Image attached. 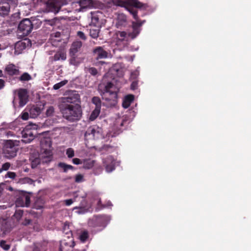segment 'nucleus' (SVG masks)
Instances as JSON below:
<instances>
[{"label":"nucleus","mask_w":251,"mask_h":251,"mask_svg":"<svg viewBox=\"0 0 251 251\" xmlns=\"http://www.w3.org/2000/svg\"><path fill=\"white\" fill-rule=\"evenodd\" d=\"M69 229V226L65 225L63 229V232L66 234H70L71 235H72L71 231Z\"/></svg>","instance_id":"nucleus-45"},{"label":"nucleus","mask_w":251,"mask_h":251,"mask_svg":"<svg viewBox=\"0 0 251 251\" xmlns=\"http://www.w3.org/2000/svg\"><path fill=\"white\" fill-rule=\"evenodd\" d=\"M138 87V81L137 80H134L131 84L130 88L132 90H135Z\"/></svg>","instance_id":"nucleus-47"},{"label":"nucleus","mask_w":251,"mask_h":251,"mask_svg":"<svg viewBox=\"0 0 251 251\" xmlns=\"http://www.w3.org/2000/svg\"><path fill=\"white\" fill-rule=\"evenodd\" d=\"M30 160L31 161V166L32 168H35L40 163V159L39 157H35L33 159H30Z\"/></svg>","instance_id":"nucleus-32"},{"label":"nucleus","mask_w":251,"mask_h":251,"mask_svg":"<svg viewBox=\"0 0 251 251\" xmlns=\"http://www.w3.org/2000/svg\"><path fill=\"white\" fill-rule=\"evenodd\" d=\"M60 35H61V34L59 32H56L55 33H52L51 34V38H50V40L51 43L53 46H57V44L56 42H60V41H61L60 39H55L53 38L54 37L60 38Z\"/></svg>","instance_id":"nucleus-24"},{"label":"nucleus","mask_w":251,"mask_h":251,"mask_svg":"<svg viewBox=\"0 0 251 251\" xmlns=\"http://www.w3.org/2000/svg\"><path fill=\"white\" fill-rule=\"evenodd\" d=\"M31 222V220L27 219H25V220L22 222V224L24 226H27L29 225Z\"/></svg>","instance_id":"nucleus-51"},{"label":"nucleus","mask_w":251,"mask_h":251,"mask_svg":"<svg viewBox=\"0 0 251 251\" xmlns=\"http://www.w3.org/2000/svg\"><path fill=\"white\" fill-rule=\"evenodd\" d=\"M15 99H16V98H14V100L13 101V102L14 104V102H15Z\"/></svg>","instance_id":"nucleus-60"},{"label":"nucleus","mask_w":251,"mask_h":251,"mask_svg":"<svg viewBox=\"0 0 251 251\" xmlns=\"http://www.w3.org/2000/svg\"><path fill=\"white\" fill-rule=\"evenodd\" d=\"M10 6L6 2H0V16L4 17L9 14Z\"/></svg>","instance_id":"nucleus-17"},{"label":"nucleus","mask_w":251,"mask_h":251,"mask_svg":"<svg viewBox=\"0 0 251 251\" xmlns=\"http://www.w3.org/2000/svg\"><path fill=\"white\" fill-rule=\"evenodd\" d=\"M54 112V108L52 106H50L48 107L46 111V115L47 116H52Z\"/></svg>","instance_id":"nucleus-40"},{"label":"nucleus","mask_w":251,"mask_h":251,"mask_svg":"<svg viewBox=\"0 0 251 251\" xmlns=\"http://www.w3.org/2000/svg\"><path fill=\"white\" fill-rule=\"evenodd\" d=\"M99 88L101 90L102 99L106 101V104L110 107L115 106L118 101V94L113 83L108 82L105 84H100Z\"/></svg>","instance_id":"nucleus-2"},{"label":"nucleus","mask_w":251,"mask_h":251,"mask_svg":"<svg viewBox=\"0 0 251 251\" xmlns=\"http://www.w3.org/2000/svg\"><path fill=\"white\" fill-rule=\"evenodd\" d=\"M99 35V30L97 29H90V36L93 38L96 39Z\"/></svg>","instance_id":"nucleus-33"},{"label":"nucleus","mask_w":251,"mask_h":251,"mask_svg":"<svg viewBox=\"0 0 251 251\" xmlns=\"http://www.w3.org/2000/svg\"><path fill=\"white\" fill-rule=\"evenodd\" d=\"M66 154L68 158H71L75 156V151L73 148H70L66 150Z\"/></svg>","instance_id":"nucleus-36"},{"label":"nucleus","mask_w":251,"mask_h":251,"mask_svg":"<svg viewBox=\"0 0 251 251\" xmlns=\"http://www.w3.org/2000/svg\"><path fill=\"white\" fill-rule=\"evenodd\" d=\"M83 176L81 174H78L75 176V182L80 183L83 181Z\"/></svg>","instance_id":"nucleus-44"},{"label":"nucleus","mask_w":251,"mask_h":251,"mask_svg":"<svg viewBox=\"0 0 251 251\" xmlns=\"http://www.w3.org/2000/svg\"><path fill=\"white\" fill-rule=\"evenodd\" d=\"M30 202V198L26 194L20 195L16 200L15 203L17 206L28 207Z\"/></svg>","instance_id":"nucleus-11"},{"label":"nucleus","mask_w":251,"mask_h":251,"mask_svg":"<svg viewBox=\"0 0 251 251\" xmlns=\"http://www.w3.org/2000/svg\"><path fill=\"white\" fill-rule=\"evenodd\" d=\"M24 211L23 210L18 209L16 210L14 214V217L17 220V221H19L23 215Z\"/></svg>","instance_id":"nucleus-31"},{"label":"nucleus","mask_w":251,"mask_h":251,"mask_svg":"<svg viewBox=\"0 0 251 251\" xmlns=\"http://www.w3.org/2000/svg\"><path fill=\"white\" fill-rule=\"evenodd\" d=\"M23 181L24 182H27L29 184H32L34 181L33 180L29 178V177H25L24 178Z\"/></svg>","instance_id":"nucleus-49"},{"label":"nucleus","mask_w":251,"mask_h":251,"mask_svg":"<svg viewBox=\"0 0 251 251\" xmlns=\"http://www.w3.org/2000/svg\"><path fill=\"white\" fill-rule=\"evenodd\" d=\"M5 85V81L2 79H0V90L3 89Z\"/></svg>","instance_id":"nucleus-50"},{"label":"nucleus","mask_w":251,"mask_h":251,"mask_svg":"<svg viewBox=\"0 0 251 251\" xmlns=\"http://www.w3.org/2000/svg\"><path fill=\"white\" fill-rule=\"evenodd\" d=\"M65 203L66 205L69 206L73 203V201L72 199H68L65 201Z\"/></svg>","instance_id":"nucleus-52"},{"label":"nucleus","mask_w":251,"mask_h":251,"mask_svg":"<svg viewBox=\"0 0 251 251\" xmlns=\"http://www.w3.org/2000/svg\"><path fill=\"white\" fill-rule=\"evenodd\" d=\"M22 142L25 143H28L34 139V135L31 130H25L23 133Z\"/></svg>","instance_id":"nucleus-20"},{"label":"nucleus","mask_w":251,"mask_h":251,"mask_svg":"<svg viewBox=\"0 0 251 251\" xmlns=\"http://www.w3.org/2000/svg\"><path fill=\"white\" fill-rule=\"evenodd\" d=\"M41 148H51V142L50 139L46 138L41 141Z\"/></svg>","instance_id":"nucleus-28"},{"label":"nucleus","mask_w":251,"mask_h":251,"mask_svg":"<svg viewBox=\"0 0 251 251\" xmlns=\"http://www.w3.org/2000/svg\"><path fill=\"white\" fill-rule=\"evenodd\" d=\"M32 78L31 76L27 73H23L19 77V80L21 81H29Z\"/></svg>","instance_id":"nucleus-30"},{"label":"nucleus","mask_w":251,"mask_h":251,"mask_svg":"<svg viewBox=\"0 0 251 251\" xmlns=\"http://www.w3.org/2000/svg\"><path fill=\"white\" fill-rule=\"evenodd\" d=\"M59 251H73L72 248L68 245H63L62 244L60 245Z\"/></svg>","instance_id":"nucleus-34"},{"label":"nucleus","mask_w":251,"mask_h":251,"mask_svg":"<svg viewBox=\"0 0 251 251\" xmlns=\"http://www.w3.org/2000/svg\"><path fill=\"white\" fill-rule=\"evenodd\" d=\"M92 102L95 105V108L101 109V101L99 97H94L92 99Z\"/></svg>","instance_id":"nucleus-27"},{"label":"nucleus","mask_w":251,"mask_h":251,"mask_svg":"<svg viewBox=\"0 0 251 251\" xmlns=\"http://www.w3.org/2000/svg\"><path fill=\"white\" fill-rule=\"evenodd\" d=\"M78 3L81 8H86L92 4V0H79Z\"/></svg>","instance_id":"nucleus-26"},{"label":"nucleus","mask_w":251,"mask_h":251,"mask_svg":"<svg viewBox=\"0 0 251 251\" xmlns=\"http://www.w3.org/2000/svg\"><path fill=\"white\" fill-rule=\"evenodd\" d=\"M100 134L99 128L98 126H93L89 127L85 133V137L92 136L93 139L98 138Z\"/></svg>","instance_id":"nucleus-14"},{"label":"nucleus","mask_w":251,"mask_h":251,"mask_svg":"<svg viewBox=\"0 0 251 251\" xmlns=\"http://www.w3.org/2000/svg\"><path fill=\"white\" fill-rule=\"evenodd\" d=\"M119 122H120L119 120H117L116 122L117 123H119Z\"/></svg>","instance_id":"nucleus-61"},{"label":"nucleus","mask_w":251,"mask_h":251,"mask_svg":"<svg viewBox=\"0 0 251 251\" xmlns=\"http://www.w3.org/2000/svg\"><path fill=\"white\" fill-rule=\"evenodd\" d=\"M146 7L145 4H143V6L141 7H135L133 5H127L126 6V9L132 15L133 18L136 20L135 22H132V31L129 32L127 34L125 31H119L117 33V38L119 40L127 41L128 38L133 39L136 38L140 32V27L145 22V21H141L137 15V8L139 9H145Z\"/></svg>","instance_id":"nucleus-1"},{"label":"nucleus","mask_w":251,"mask_h":251,"mask_svg":"<svg viewBox=\"0 0 251 251\" xmlns=\"http://www.w3.org/2000/svg\"><path fill=\"white\" fill-rule=\"evenodd\" d=\"M4 71L10 76L17 75L19 73V69L13 64L7 65L5 68Z\"/></svg>","instance_id":"nucleus-18"},{"label":"nucleus","mask_w":251,"mask_h":251,"mask_svg":"<svg viewBox=\"0 0 251 251\" xmlns=\"http://www.w3.org/2000/svg\"><path fill=\"white\" fill-rule=\"evenodd\" d=\"M82 47V42L79 41L74 42L70 49L69 54L70 56H76V54L78 52Z\"/></svg>","instance_id":"nucleus-15"},{"label":"nucleus","mask_w":251,"mask_h":251,"mask_svg":"<svg viewBox=\"0 0 251 251\" xmlns=\"http://www.w3.org/2000/svg\"><path fill=\"white\" fill-rule=\"evenodd\" d=\"M3 153L7 157H13L17 154L18 150V143L17 141L12 140H4L2 143Z\"/></svg>","instance_id":"nucleus-6"},{"label":"nucleus","mask_w":251,"mask_h":251,"mask_svg":"<svg viewBox=\"0 0 251 251\" xmlns=\"http://www.w3.org/2000/svg\"><path fill=\"white\" fill-rule=\"evenodd\" d=\"M60 88H61V87H60V84H59V83L55 84V85H54V86H53V88L54 90H58V89H59Z\"/></svg>","instance_id":"nucleus-54"},{"label":"nucleus","mask_w":251,"mask_h":251,"mask_svg":"<svg viewBox=\"0 0 251 251\" xmlns=\"http://www.w3.org/2000/svg\"><path fill=\"white\" fill-rule=\"evenodd\" d=\"M100 111V109L95 108L90 116L89 120L92 121L95 120L99 115Z\"/></svg>","instance_id":"nucleus-29"},{"label":"nucleus","mask_w":251,"mask_h":251,"mask_svg":"<svg viewBox=\"0 0 251 251\" xmlns=\"http://www.w3.org/2000/svg\"><path fill=\"white\" fill-rule=\"evenodd\" d=\"M18 99L19 100V105L23 107L28 101V92L26 89L21 88L16 91Z\"/></svg>","instance_id":"nucleus-9"},{"label":"nucleus","mask_w":251,"mask_h":251,"mask_svg":"<svg viewBox=\"0 0 251 251\" xmlns=\"http://www.w3.org/2000/svg\"><path fill=\"white\" fill-rule=\"evenodd\" d=\"M107 224V219L105 216L99 215L94 217L89 222V225L94 227L104 228Z\"/></svg>","instance_id":"nucleus-8"},{"label":"nucleus","mask_w":251,"mask_h":251,"mask_svg":"<svg viewBox=\"0 0 251 251\" xmlns=\"http://www.w3.org/2000/svg\"><path fill=\"white\" fill-rule=\"evenodd\" d=\"M124 122H125V120H123L121 121V122L120 123V126H123V125H124Z\"/></svg>","instance_id":"nucleus-59"},{"label":"nucleus","mask_w":251,"mask_h":251,"mask_svg":"<svg viewBox=\"0 0 251 251\" xmlns=\"http://www.w3.org/2000/svg\"><path fill=\"white\" fill-rule=\"evenodd\" d=\"M37 6L44 12L58 13L61 7L67 3L68 0H33Z\"/></svg>","instance_id":"nucleus-4"},{"label":"nucleus","mask_w":251,"mask_h":251,"mask_svg":"<svg viewBox=\"0 0 251 251\" xmlns=\"http://www.w3.org/2000/svg\"><path fill=\"white\" fill-rule=\"evenodd\" d=\"M88 72L93 76L96 75L98 73L97 69L94 67L89 68L88 70Z\"/></svg>","instance_id":"nucleus-41"},{"label":"nucleus","mask_w":251,"mask_h":251,"mask_svg":"<svg viewBox=\"0 0 251 251\" xmlns=\"http://www.w3.org/2000/svg\"><path fill=\"white\" fill-rule=\"evenodd\" d=\"M20 116L23 120H27L28 119L29 116H30L29 113H28V112L23 111Z\"/></svg>","instance_id":"nucleus-42"},{"label":"nucleus","mask_w":251,"mask_h":251,"mask_svg":"<svg viewBox=\"0 0 251 251\" xmlns=\"http://www.w3.org/2000/svg\"><path fill=\"white\" fill-rule=\"evenodd\" d=\"M72 162L74 164L79 165L82 163L81 160L77 158H75L73 159Z\"/></svg>","instance_id":"nucleus-48"},{"label":"nucleus","mask_w":251,"mask_h":251,"mask_svg":"<svg viewBox=\"0 0 251 251\" xmlns=\"http://www.w3.org/2000/svg\"><path fill=\"white\" fill-rule=\"evenodd\" d=\"M52 155V152L51 151V148H41L40 156L42 157L50 158L51 157Z\"/></svg>","instance_id":"nucleus-22"},{"label":"nucleus","mask_w":251,"mask_h":251,"mask_svg":"<svg viewBox=\"0 0 251 251\" xmlns=\"http://www.w3.org/2000/svg\"><path fill=\"white\" fill-rule=\"evenodd\" d=\"M58 167L62 169L64 173L67 172L69 170H73L74 168L73 166L67 164L64 162H59L58 164Z\"/></svg>","instance_id":"nucleus-23"},{"label":"nucleus","mask_w":251,"mask_h":251,"mask_svg":"<svg viewBox=\"0 0 251 251\" xmlns=\"http://www.w3.org/2000/svg\"><path fill=\"white\" fill-rule=\"evenodd\" d=\"M67 82H68L67 80H63V81L60 82L59 83L60 85V87H61L65 85Z\"/></svg>","instance_id":"nucleus-55"},{"label":"nucleus","mask_w":251,"mask_h":251,"mask_svg":"<svg viewBox=\"0 0 251 251\" xmlns=\"http://www.w3.org/2000/svg\"><path fill=\"white\" fill-rule=\"evenodd\" d=\"M44 106L37 105H32L29 109L30 117L35 118L39 116L43 110Z\"/></svg>","instance_id":"nucleus-13"},{"label":"nucleus","mask_w":251,"mask_h":251,"mask_svg":"<svg viewBox=\"0 0 251 251\" xmlns=\"http://www.w3.org/2000/svg\"><path fill=\"white\" fill-rule=\"evenodd\" d=\"M71 58L70 59V63L73 65H75V57L76 56H70Z\"/></svg>","instance_id":"nucleus-53"},{"label":"nucleus","mask_w":251,"mask_h":251,"mask_svg":"<svg viewBox=\"0 0 251 251\" xmlns=\"http://www.w3.org/2000/svg\"><path fill=\"white\" fill-rule=\"evenodd\" d=\"M103 164L105 168L106 171L108 173L112 172L115 169V160L111 155L108 156L103 159Z\"/></svg>","instance_id":"nucleus-10"},{"label":"nucleus","mask_w":251,"mask_h":251,"mask_svg":"<svg viewBox=\"0 0 251 251\" xmlns=\"http://www.w3.org/2000/svg\"><path fill=\"white\" fill-rule=\"evenodd\" d=\"M80 96L78 92L75 90L66 92L65 96L61 98L60 105L78 104L80 105Z\"/></svg>","instance_id":"nucleus-5"},{"label":"nucleus","mask_w":251,"mask_h":251,"mask_svg":"<svg viewBox=\"0 0 251 251\" xmlns=\"http://www.w3.org/2000/svg\"><path fill=\"white\" fill-rule=\"evenodd\" d=\"M113 150V147L109 145H104L101 147L102 151H112Z\"/></svg>","instance_id":"nucleus-39"},{"label":"nucleus","mask_w":251,"mask_h":251,"mask_svg":"<svg viewBox=\"0 0 251 251\" xmlns=\"http://www.w3.org/2000/svg\"><path fill=\"white\" fill-rule=\"evenodd\" d=\"M3 185H4V184L3 183H1L0 184V196H1L2 191L3 190V189L2 188V186H3Z\"/></svg>","instance_id":"nucleus-57"},{"label":"nucleus","mask_w":251,"mask_h":251,"mask_svg":"<svg viewBox=\"0 0 251 251\" xmlns=\"http://www.w3.org/2000/svg\"><path fill=\"white\" fill-rule=\"evenodd\" d=\"M4 77V75L2 70H0V77Z\"/></svg>","instance_id":"nucleus-58"},{"label":"nucleus","mask_w":251,"mask_h":251,"mask_svg":"<svg viewBox=\"0 0 251 251\" xmlns=\"http://www.w3.org/2000/svg\"><path fill=\"white\" fill-rule=\"evenodd\" d=\"M77 36L80 38V39L85 40L86 39V37L84 34V33L81 31H79L77 33Z\"/></svg>","instance_id":"nucleus-46"},{"label":"nucleus","mask_w":251,"mask_h":251,"mask_svg":"<svg viewBox=\"0 0 251 251\" xmlns=\"http://www.w3.org/2000/svg\"><path fill=\"white\" fill-rule=\"evenodd\" d=\"M88 238V234L86 231H83L79 236L80 240L83 242L86 241Z\"/></svg>","instance_id":"nucleus-35"},{"label":"nucleus","mask_w":251,"mask_h":251,"mask_svg":"<svg viewBox=\"0 0 251 251\" xmlns=\"http://www.w3.org/2000/svg\"><path fill=\"white\" fill-rule=\"evenodd\" d=\"M0 246L5 251L8 250L10 248V246L6 244V241L4 240H1L0 241Z\"/></svg>","instance_id":"nucleus-38"},{"label":"nucleus","mask_w":251,"mask_h":251,"mask_svg":"<svg viewBox=\"0 0 251 251\" xmlns=\"http://www.w3.org/2000/svg\"><path fill=\"white\" fill-rule=\"evenodd\" d=\"M50 59L52 61H56L60 60L64 61L66 59V53L63 50H59L56 52L53 56H51Z\"/></svg>","instance_id":"nucleus-16"},{"label":"nucleus","mask_w":251,"mask_h":251,"mask_svg":"<svg viewBox=\"0 0 251 251\" xmlns=\"http://www.w3.org/2000/svg\"><path fill=\"white\" fill-rule=\"evenodd\" d=\"M58 107L63 118L70 122L77 121L82 116V112L80 105L59 104Z\"/></svg>","instance_id":"nucleus-3"},{"label":"nucleus","mask_w":251,"mask_h":251,"mask_svg":"<svg viewBox=\"0 0 251 251\" xmlns=\"http://www.w3.org/2000/svg\"><path fill=\"white\" fill-rule=\"evenodd\" d=\"M127 24L126 17L124 14H120L117 18L116 26L118 28L125 27Z\"/></svg>","instance_id":"nucleus-19"},{"label":"nucleus","mask_w":251,"mask_h":251,"mask_svg":"<svg viewBox=\"0 0 251 251\" xmlns=\"http://www.w3.org/2000/svg\"><path fill=\"white\" fill-rule=\"evenodd\" d=\"M134 99V96L133 95H128L126 96L123 100L122 105L125 108H128L133 102Z\"/></svg>","instance_id":"nucleus-21"},{"label":"nucleus","mask_w":251,"mask_h":251,"mask_svg":"<svg viewBox=\"0 0 251 251\" xmlns=\"http://www.w3.org/2000/svg\"><path fill=\"white\" fill-rule=\"evenodd\" d=\"M94 55L97 59L106 58L108 57V53L102 47H97L93 50Z\"/></svg>","instance_id":"nucleus-12"},{"label":"nucleus","mask_w":251,"mask_h":251,"mask_svg":"<svg viewBox=\"0 0 251 251\" xmlns=\"http://www.w3.org/2000/svg\"><path fill=\"white\" fill-rule=\"evenodd\" d=\"M11 164L9 162H6L2 165L1 168L0 169V174L4 171H7L10 167Z\"/></svg>","instance_id":"nucleus-37"},{"label":"nucleus","mask_w":251,"mask_h":251,"mask_svg":"<svg viewBox=\"0 0 251 251\" xmlns=\"http://www.w3.org/2000/svg\"><path fill=\"white\" fill-rule=\"evenodd\" d=\"M95 164V161L90 159L84 160L83 167L86 169H90L93 167Z\"/></svg>","instance_id":"nucleus-25"},{"label":"nucleus","mask_w":251,"mask_h":251,"mask_svg":"<svg viewBox=\"0 0 251 251\" xmlns=\"http://www.w3.org/2000/svg\"><path fill=\"white\" fill-rule=\"evenodd\" d=\"M16 176V173L13 172H8L5 176V177H9L12 179H15Z\"/></svg>","instance_id":"nucleus-43"},{"label":"nucleus","mask_w":251,"mask_h":251,"mask_svg":"<svg viewBox=\"0 0 251 251\" xmlns=\"http://www.w3.org/2000/svg\"><path fill=\"white\" fill-rule=\"evenodd\" d=\"M98 205L99 206H100L101 208H104L105 207V206H103L101 204V201L100 199L98 201Z\"/></svg>","instance_id":"nucleus-56"},{"label":"nucleus","mask_w":251,"mask_h":251,"mask_svg":"<svg viewBox=\"0 0 251 251\" xmlns=\"http://www.w3.org/2000/svg\"><path fill=\"white\" fill-rule=\"evenodd\" d=\"M33 26V24L29 19H24L19 24V32L21 33L24 36H26L31 33Z\"/></svg>","instance_id":"nucleus-7"}]
</instances>
